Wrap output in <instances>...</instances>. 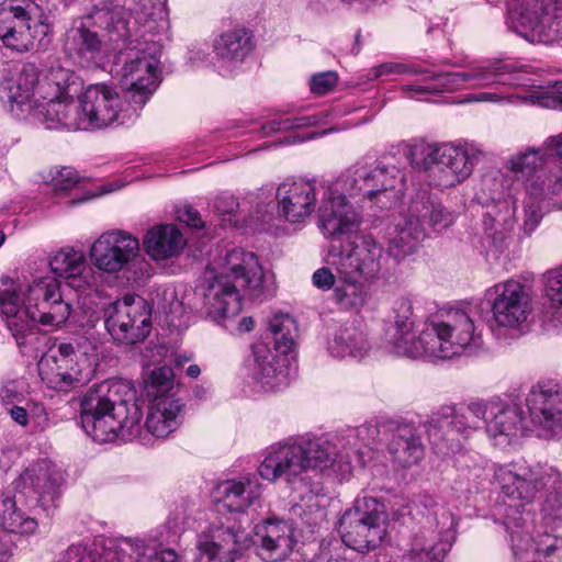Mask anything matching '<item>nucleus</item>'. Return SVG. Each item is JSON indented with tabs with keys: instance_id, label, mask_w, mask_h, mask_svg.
Wrapping results in <instances>:
<instances>
[{
	"instance_id": "a18cd8bd",
	"label": "nucleus",
	"mask_w": 562,
	"mask_h": 562,
	"mask_svg": "<svg viewBox=\"0 0 562 562\" xmlns=\"http://www.w3.org/2000/svg\"><path fill=\"white\" fill-rule=\"evenodd\" d=\"M83 252L66 247L49 258V267L54 274L66 280H76L86 268Z\"/></svg>"
},
{
	"instance_id": "a878e982",
	"label": "nucleus",
	"mask_w": 562,
	"mask_h": 562,
	"mask_svg": "<svg viewBox=\"0 0 562 562\" xmlns=\"http://www.w3.org/2000/svg\"><path fill=\"white\" fill-rule=\"evenodd\" d=\"M63 473L49 460H40L26 468L12 483L13 488L26 498L36 501L44 509L55 506Z\"/></svg>"
},
{
	"instance_id": "ddd939ff",
	"label": "nucleus",
	"mask_w": 562,
	"mask_h": 562,
	"mask_svg": "<svg viewBox=\"0 0 562 562\" xmlns=\"http://www.w3.org/2000/svg\"><path fill=\"white\" fill-rule=\"evenodd\" d=\"M90 258L99 270L108 273L135 268L137 282H145L153 273L151 265L139 256L138 239L121 229L101 234L90 248Z\"/></svg>"
},
{
	"instance_id": "5fc2aeb1",
	"label": "nucleus",
	"mask_w": 562,
	"mask_h": 562,
	"mask_svg": "<svg viewBox=\"0 0 562 562\" xmlns=\"http://www.w3.org/2000/svg\"><path fill=\"white\" fill-rule=\"evenodd\" d=\"M393 324L389 327L386 331L394 330H408L414 329L415 319L413 315V306L408 299L401 297L394 302L393 306Z\"/></svg>"
},
{
	"instance_id": "f03ea898",
	"label": "nucleus",
	"mask_w": 562,
	"mask_h": 562,
	"mask_svg": "<svg viewBox=\"0 0 562 562\" xmlns=\"http://www.w3.org/2000/svg\"><path fill=\"white\" fill-rule=\"evenodd\" d=\"M378 432L374 426H361L334 440L314 438L271 445L259 467L262 479L274 482L284 477L291 483L310 469L324 470L335 464L341 473L351 471V463L364 464V448L369 437Z\"/></svg>"
},
{
	"instance_id": "b1692460",
	"label": "nucleus",
	"mask_w": 562,
	"mask_h": 562,
	"mask_svg": "<svg viewBox=\"0 0 562 562\" xmlns=\"http://www.w3.org/2000/svg\"><path fill=\"white\" fill-rule=\"evenodd\" d=\"M249 533L235 526H214L198 539V562H235L250 547Z\"/></svg>"
},
{
	"instance_id": "0e129e2a",
	"label": "nucleus",
	"mask_w": 562,
	"mask_h": 562,
	"mask_svg": "<svg viewBox=\"0 0 562 562\" xmlns=\"http://www.w3.org/2000/svg\"><path fill=\"white\" fill-rule=\"evenodd\" d=\"M337 273L334 274L329 268L323 267L313 273V284L321 290H329L335 285Z\"/></svg>"
},
{
	"instance_id": "680f3d73",
	"label": "nucleus",
	"mask_w": 562,
	"mask_h": 562,
	"mask_svg": "<svg viewBox=\"0 0 562 562\" xmlns=\"http://www.w3.org/2000/svg\"><path fill=\"white\" fill-rule=\"evenodd\" d=\"M71 344L75 346V356H72L75 361L81 362L79 357L94 355L98 349V340L94 337H78ZM85 360L87 359L85 358Z\"/></svg>"
},
{
	"instance_id": "c85d7f7f",
	"label": "nucleus",
	"mask_w": 562,
	"mask_h": 562,
	"mask_svg": "<svg viewBox=\"0 0 562 562\" xmlns=\"http://www.w3.org/2000/svg\"><path fill=\"white\" fill-rule=\"evenodd\" d=\"M44 76L35 64L24 63L1 81L0 98L9 104L11 112H27L40 98L38 88Z\"/></svg>"
},
{
	"instance_id": "774afa93",
	"label": "nucleus",
	"mask_w": 562,
	"mask_h": 562,
	"mask_svg": "<svg viewBox=\"0 0 562 562\" xmlns=\"http://www.w3.org/2000/svg\"><path fill=\"white\" fill-rule=\"evenodd\" d=\"M546 191L549 193V201L553 206L562 207V178L553 183L546 184Z\"/></svg>"
},
{
	"instance_id": "58836bf2",
	"label": "nucleus",
	"mask_w": 562,
	"mask_h": 562,
	"mask_svg": "<svg viewBox=\"0 0 562 562\" xmlns=\"http://www.w3.org/2000/svg\"><path fill=\"white\" fill-rule=\"evenodd\" d=\"M327 348L333 357L360 359L368 352L369 345L361 330L353 326H345L333 335Z\"/></svg>"
},
{
	"instance_id": "aec40b11",
	"label": "nucleus",
	"mask_w": 562,
	"mask_h": 562,
	"mask_svg": "<svg viewBox=\"0 0 562 562\" xmlns=\"http://www.w3.org/2000/svg\"><path fill=\"white\" fill-rule=\"evenodd\" d=\"M132 103L126 109L115 88L95 83L86 88L79 99L78 117L80 130L92 131L108 127L123 117L133 114Z\"/></svg>"
},
{
	"instance_id": "49530a36",
	"label": "nucleus",
	"mask_w": 562,
	"mask_h": 562,
	"mask_svg": "<svg viewBox=\"0 0 562 562\" xmlns=\"http://www.w3.org/2000/svg\"><path fill=\"white\" fill-rule=\"evenodd\" d=\"M269 329L273 335L276 350L286 355L297 337L295 321L288 314H276L269 319Z\"/></svg>"
},
{
	"instance_id": "f8f14e48",
	"label": "nucleus",
	"mask_w": 562,
	"mask_h": 562,
	"mask_svg": "<svg viewBox=\"0 0 562 562\" xmlns=\"http://www.w3.org/2000/svg\"><path fill=\"white\" fill-rule=\"evenodd\" d=\"M342 542L359 553L375 550L387 533V514L379 499L358 497L339 519Z\"/></svg>"
},
{
	"instance_id": "f3484780",
	"label": "nucleus",
	"mask_w": 562,
	"mask_h": 562,
	"mask_svg": "<svg viewBox=\"0 0 562 562\" xmlns=\"http://www.w3.org/2000/svg\"><path fill=\"white\" fill-rule=\"evenodd\" d=\"M510 27L531 43L562 41V7L552 0H522L510 14Z\"/></svg>"
},
{
	"instance_id": "69168bd1",
	"label": "nucleus",
	"mask_w": 562,
	"mask_h": 562,
	"mask_svg": "<svg viewBox=\"0 0 562 562\" xmlns=\"http://www.w3.org/2000/svg\"><path fill=\"white\" fill-rule=\"evenodd\" d=\"M178 218L190 227H203V221L200 213L191 206H184L182 210L178 211Z\"/></svg>"
},
{
	"instance_id": "37998d69",
	"label": "nucleus",
	"mask_w": 562,
	"mask_h": 562,
	"mask_svg": "<svg viewBox=\"0 0 562 562\" xmlns=\"http://www.w3.org/2000/svg\"><path fill=\"white\" fill-rule=\"evenodd\" d=\"M37 528V521L16 507L14 497L4 496L0 504V529L19 535H31Z\"/></svg>"
},
{
	"instance_id": "603ef678",
	"label": "nucleus",
	"mask_w": 562,
	"mask_h": 562,
	"mask_svg": "<svg viewBox=\"0 0 562 562\" xmlns=\"http://www.w3.org/2000/svg\"><path fill=\"white\" fill-rule=\"evenodd\" d=\"M544 154L540 149L530 148L524 153L513 155L508 161V169L517 177H529L542 167Z\"/></svg>"
},
{
	"instance_id": "473e14b6",
	"label": "nucleus",
	"mask_w": 562,
	"mask_h": 562,
	"mask_svg": "<svg viewBox=\"0 0 562 562\" xmlns=\"http://www.w3.org/2000/svg\"><path fill=\"white\" fill-rule=\"evenodd\" d=\"M184 404L177 397L151 402L145 426L157 438H167L183 420Z\"/></svg>"
},
{
	"instance_id": "cd10ccee",
	"label": "nucleus",
	"mask_w": 562,
	"mask_h": 562,
	"mask_svg": "<svg viewBox=\"0 0 562 562\" xmlns=\"http://www.w3.org/2000/svg\"><path fill=\"white\" fill-rule=\"evenodd\" d=\"M526 405L535 426L541 436H562V387L546 383L533 385L526 396Z\"/></svg>"
},
{
	"instance_id": "052dcab7",
	"label": "nucleus",
	"mask_w": 562,
	"mask_h": 562,
	"mask_svg": "<svg viewBox=\"0 0 562 562\" xmlns=\"http://www.w3.org/2000/svg\"><path fill=\"white\" fill-rule=\"evenodd\" d=\"M438 88V93L445 91H454L461 89V82L458 71L447 74H434L429 77Z\"/></svg>"
},
{
	"instance_id": "423d86ee",
	"label": "nucleus",
	"mask_w": 562,
	"mask_h": 562,
	"mask_svg": "<svg viewBox=\"0 0 562 562\" xmlns=\"http://www.w3.org/2000/svg\"><path fill=\"white\" fill-rule=\"evenodd\" d=\"M138 32V20L125 5L94 7L88 14L72 21L63 40L67 57L80 67L90 66L106 43L131 44Z\"/></svg>"
},
{
	"instance_id": "c03bdc74",
	"label": "nucleus",
	"mask_w": 562,
	"mask_h": 562,
	"mask_svg": "<svg viewBox=\"0 0 562 562\" xmlns=\"http://www.w3.org/2000/svg\"><path fill=\"white\" fill-rule=\"evenodd\" d=\"M335 271L337 272L338 284L335 288L334 295L337 303L345 308L361 306L366 300V289L362 283L366 279L352 273L345 274L340 269H335Z\"/></svg>"
},
{
	"instance_id": "9b49d317",
	"label": "nucleus",
	"mask_w": 562,
	"mask_h": 562,
	"mask_svg": "<svg viewBox=\"0 0 562 562\" xmlns=\"http://www.w3.org/2000/svg\"><path fill=\"white\" fill-rule=\"evenodd\" d=\"M127 59L121 74L125 86V99L132 103L133 112L142 109L154 94L160 82L161 46L154 41L131 38Z\"/></svg>"
},
{
	"instance_id": "6ab92c4d",
	"label": "nucleus",
	"mask_w": 562,
	"mask_h": 562,
	"mask_svg": "<svg viewBox=\"0 0 562 562\" xmlns=\"http://www.w3.org/2000/svg\"><path fill=\"white\" fill-rule=\"evenodd\" d=\"M387 255L383 246L371 235L361 236L359 243L331 244L328 248V263L345 274L374 279L385 268Z\"/></svg>"
},
{
	"instance_id": "3c124183",
	"label": "nucleus",
	"mask_w": 562,
	"mask_h": 562,
	"mask_svg": "<svg viewBox=\"0 0 562 562\" xmlns=\"http://www.w3.org/2000/svg\"><path fill=\"white\" fill-rule=\"evenodd\" d=\"M440 321L431 322L425 325V328L419 333L422 347L425 349L424 357L431 359H450L453 355H446V345L448 341L446 335L440 333Z\"/></svg>"
},
{
	"instance_id": "864d4df0",
	"label": "nucleus",
	"mask_w": 562,
	"mask_h": 562,
	"mask_svg": "<svg viewBox=\"0 0 562 562\" xmlns=\"http://www.w3.org/2000/svg\"><path fill=\"white\" fill-rule=\"evenodd\" d=\"M449 547L448 541H445V543L440 546H424L416 540L413 548L403 555L402 562L437 561L443 558Z\"/></svg>"
},
{
	"instance_id": "4468645a",
	"label": "nucleus",
	"mask_w": 562,
	"mask_h": 562,
	"mask_svg": "<svg viewBox=\"0 0 562 562\" xmlns=\"http://www.w3.org/2000/svg\"><path fill=\"white\" fill-rule=\"evenodd\" d=\"M178 562L171 549L158 550L156 546L130 538L110 541L109 546L97 543L71 544L60 562Z\"/></svg>"
},
{
	"instance_id": "2eb2a0df",
	"label": "nucleus",
	"mask_w": 562,
	"mask_h": 562,
	"mask_svg": "<svg viewBox=\"0 0 562 562\" xmlns=\"http://www.w3.org/2000/svg\"><path fill=\"white\" fill-rule=\"evenodd\" d=\"M36 4H0V38L18 52L40 49L48 44L49 25L41 20Z\"/></svg>"
},
{
	"instance_id": "a19ab883",
	"label": "nucleus",
	"mask_w": 562,
	"mask_h": 562,
	"mask_svg": "<svg viewBox=\"0 0 562 562\" xmlns=\"http://www.w3.org/2000/svg\"><path fill=\"white\" fill-rule=\"evenodd\" d=\"M505 66L501 64H473L458 71L461 89H476L503 83Z\"/></svg>"
},
{
	"instance_id": "09e8293b",
	"label": "nucleus",
	"mask_w": 562,
	"mask_h": 562,
	"mask_svg": "<svg viewBox=\"0 0 562 562\" xmlns=\"http://www.w3.org/2000/svg\"><path fill=\"white\" fill-rule=\"evenodd\" d=\"M173 389L175 374L169 367L154 369L145 381V392L151 402L160 398L176 397L172 393Z\"/></svg>"
},
{
	"instance_id": "c9c22d12",
	"label": "nucleus",
	"mask_w": 562,
	"mask_h": 562,
	"mask_svg": "<svg viewBox=\"0 0 562 562\" xmlns=\"http://www.w3.org/2000/svg\"><path fill=\"white\" fill-rule=\"evenodd\" d=\"M186 240L175 225H160L148 231L144 247L148 256L155 260H164L178 256L184 248Z\"/></svg>"
},
{
	"instance_id": "bf43d9fd",
	"label": "nucleus",
	"mask_w": 562,
	"mask_h": 562,
	"mask_svg": "<svg viewBox=\"0 0 562 562\" xmlns=\"http://www.w3.org/2000/svg\"><path fill=\"white\" fill-rule=\"evenodd\" d=\"M338 77L334 71H325L311 78V90L317 94L328 93L337 83Z\"/></svg>"
},
{
	"instance_id": "7ed1b4c3",
	"label": "nucleus",
	"mask_w": 562,
	"mask_h": 562,
	"mask_svg": "<svg viewBox=\"0 0 562 562\" xmlns=\"http://www.w3.org/2000/svg\"><path fill=\"white\" fill-rule=\"evenodd\" d=\"M210 273L202 286L203 307L206 316L216 323L241 311L240 291L258 301L276 293L274 277L263 272L255 254L243 249H233L216 259Z\"/></svg>"
},
{
	"instance_id": "1a4fd4ad",
	"label": "nucleus",
	"mask_w": 562,
	"mask_h": 562,
	"mask_svg": "<svg viewBox=\"0 0 562 562\" xmlns=\"http://www.w3.org/2000/svg\"><path fill=\"white\" fill-rule=\"evenodd\" d=\"M480 154L472 146L417 143L409 147L406 157L413 167L427 170L434 184L451 188L472 175Z\"/></svg>"
},
{
	"instance_id": "39448f33",
	"label": "nucleus",
	"mask_w": 562,
	"mask_h": 562,
	"mask_svg": "<svg viewBox=\"0 0 562 562\" xmlns=\"http://www.w3.org/2000/svg\"><path fill=\"white\" fill-rule=\"evenodd\" d=\"M81 426L95 442L131 440L142 430L143 412L128 381H103L91 386L81 403Z\"/></svg>"
},
{
	"instance_id": "4c0bfd02",
	"label": "nucleus",
	"mask_w": 562,
	"mask_h": 562,
	"mask_svg": "<svg viewBox=\"0 0 562 562\" xmlns=\"http://www.w3.org/2000/svg\"><path fill=\"white\" fill-rule=\"evenodd\" d=\"M295 490L300 493L301 501L292 507L294 515L300 516L310 526L322 522L325 519L326 512L319 499L321 496H324L319 483H313L308 486L305 480L302 479Z\"/></svg>"
},
{
	"instance_id": "72a5a7b5",
	"label": "nucleus",
	"mask_w": 562,
	"mask_h": 562,
	"mask_svg": "<svg viewBox=\"0 0 562 562\" xmlns=\"http://www.w3.org/2000/svg\"><path fill=\"white\" fill-rule=\"evenodd\" d=\"M218 492L231 512H244L259 502L261 484L256 475L225 481L218 485Z\"/></svg>"
},
{
	"instance_id": "7c9ffc66",
	"label": "nucleus",
	"mask_w": 562,
	"mask_h": 562,
	"mask_svg": "<svg viewBox=\"0 0 562 562\" xmlns=\"http://www.w3.org/2000/svg\"><path fill=\"white\" fill-rule=\"evenodd\" d=\"M278 212L290 223L304 222L315 210L316 187L306 180H286L277 189Z\"/></svg>"
},
{
	"instance_id": "79ce46f5",
	"label": "nucleus",
	"mask_w": 562,
	"mask_h": 562,
	"mask_svg": "<svg viewBox=\"0 0 562 562\" xmlns=\"http://www.w3.org/2000/svg\"><path fill=\"white\" fill-rule=\"evenodd\" d=\"M544 200L549 201V193L546 191L544 181L537 178L527 188V196L524 201L522 229L525 234L530 235L540 224Z\"/></svg>"
},
{
	"instance_id": "de8ad7c7",
	"label": "nucleus",
	"mask_w": 562,
	"mask_h": 562,
	"mask_svg": "<svg viewBox=\"0 0 562 562\" xmlns=\"http://www.w3.org/2000/svg\"><path fill=\"white\" fill-rule=\"evenodd\" d=\"M386 341L390 350L397 356L415 359L425 355L419 335L416 336L414 329L386 331Z\"/></svg>"
},
{
	"instance_id": "dca6fc26",
	"label": "nucleus",
	"mask_w": 562,
	"mask_h": 562,
	"mask_svg": "<svg viewBox=\"0 0 562 562\" xmlns=\"http://www.w3.org/2000/svg\"><path fill=\"white\" fill-rule=\"evenodd\" d=\"M104 326L113 341L135 345L144 341L151 329V308L142 296L125 295L103 308Z\"/></svg>"
},
{
	"instance_id": "4be33fe9",
	"label": "nucleus",
	"mask_w": 562,
	"mask_h": 562,
	"mask_svg": "<svg viewBox=\"0 0 562 562\" xmlns=\"http://www.w3.org/2000/svg\"><path fill=\"white\" fill-rule=\"evenodd\" d=\"M347 194L339 179L327 189L318 209L319 227L333 241L357 233L361 225V215L347 200Z\"/></svg>"
},
{
	"instance_id": "e2e57ef3",
	"label": "nucleus",
	"mask_w": 562,
	"mask_h": 562,
	"mask_svg": "<svg viewBox=\"0 0 562 562\" xmlns=\"http://www.w3.org/2000/svg\"><path fill=\"white\" fill-rule=\"evenodd\" d=\"M213 207L220 215H231L239 207V203L234 195L223 194L214 200Z\"/></svg>"
},
{
	"instance_id": "c756f323",
	"label": "nucleus",
	"mask_w": 562,
	"mask_h": 562,
	"mask_svg": "<svg viewBox=\"0 0 562 562\" xmlns=\"http://www.w3.org/2000/svg\"><path fill=\"white\" fill-rule=\"evenodd\" d=\"M259 558L267 562H280L292 554L295 544L291 524L269 518L255 527V539Z\"/></svg>"
},
{
	"instance_id": "338daca9",
	"label": "nucleus",
	"mask_w": 562,
	"mask_h": 562,
	"mask_svg": "<svg viewBox=\"0 0 562 562\" xmlns=\"http://www.w3.org/2000/svg\"><path fill=\"white\" fill-rule=\"evenodd\" d=\"M406 69L407 68L401 63H384L372 68L371 74L372 78H379L390 74H402Z\"/></svg>"
},
{
	"instance_id": "412c9836",
	"label": "nucleus",
	"mask_w": 562,
	"mask_h": 562,
	"mask_svg": "<svg viewBox=\"0 0 562 562\" xmlns=\"http://www.w3.org/2000/svg\"><path fill=\"white\" fill-rule=\"evenodd\" d=\"M75 346L71 342L58 345L57 355L44 356L37 363L42 381L53 390L68 392L90 381L93 369L88 360L75 361Z\"/></svg>"
},
{
	"instance_id": "8fccbe9b",
	"label": "nucleus",
	"mask_w": 562,
	"mask_h": 562,
	"mask_svg": "<svg viewBox=\"0 0 562 562\" xmlns=\"http://www.w3.org/2000/svg\"><path fill=\"white\" fill-rule=\"evenodd\" d=\"M414 505L417 508L423 507L431 512L440 540L449 541L453 537L456 528L454 517L450 512L439 506L431 496L420 495L417 501L414 502Z\"/></svg>"
},
{
	"instance_id": "2f4dec72",
	"label": "nucleus",
	"mask_w": 562,
	"mask_h": 562,
	"mask_svg": "<svg viewBox=\"0 0 562 562\" xmlns=\"http://www.w3.org/2000/svg\"><path fill=\"white\" fill-rule=\"evenodd\" d=\"M252 36L246 29L224 32L214 42L217 67L223 75H231L252 50Z\"/></svg>"
},
{
	"instance_id": "13d9d810",
	"label": "nucleus",
	"mask_w": 562,
	"mask_h": 562,
	"mask_svg": "<svg viewBox=\"0 0 562 562\" xmlns=\"http://www.w3.org/2000/svg\"><path fill=\"white\" fill-rule=\"evenodd\" d=\"M52 181L56 191H66L78 183L79 177L74 168L63 167L56 170Z\"/></svg>"
},
{
	"instance_id": "0eeeda50",
	"label": "nucleus",
	"mask_w": 562,
	"mask_h": 562,
	"mask_svg": "<svg viewBox=\"0 0 562 562\" xmlns=\"http://www.w3.org/2000/svg\"><path fill=\"white\" fill-rule=\"evenodd\" d=\"M555 475L553 468L539 462L519 460L501 465L495 471V479L504 496L505 524L521 527L526 521V507L535 502Z\"/></svg>"
},
{
	"instance_id": "393cba45",
	"label": "nucleus",
	"mask_w": 562,
	"mask_h": 562,
	"mask_svg": "<svg viewBox=\"0 0 562 562\" xmlns=\"http://www.w3.org/2000/svg\"><path fill=\"white\" fill-rule=\"evenodd\" d=\"M480 315V307L469 310H450L440 321V333L448 338L443 345L446 355L453 357L463 351L475 352L483 345V336L476 317Z\"/></svg>"
},
{
	"instance_id": "4d7b16f0",
	"label": "nucleus",
	"mask_w": 562,
	"mask_h": 562,
	"mask_svg": "<svg viewBox=\"0 0 562 562\" xmlns=\"http://www.w3.org/2000/svg\"><path fill=\"white\" fill-rule=\"evenodd\" d=\"M547 294L553 304L562 307V267L547 273Z\"/></svg>"
},
{
	"instance_id": "20e7f679",
	"label": "nucleus",
	"mask_w": 562,
	"mask_h": 562,
	"mask_svg": "<svg viewBox=\"0 0 562 562\" xmlns=\"http://www.w3.org/2000/svg\"><path fill=\"white\" fill-rule=\"evenodd\" d=\"M0 312L18 346L22 347L34 323L60 327L70 317L72 306L64 299L60 282L53 277L35 278L26 284L1 278Z\"/></svg>"
},
{
	"instance_id": "5701e85b",
	"label": "nucleus",
	"mask_w": 562,
	"mask_h": 562,
	"mask_svg": "<svg viewBox=\"0 0 562 562\" xmlns=\"http://www.w3.org/2000/svg\"><path fill=\"white\" fill-rule=\"evenodd\" d=\"M404 179V172L394 165H356L340 177L342 188H346L350 198L363 196L370 200L389 190L400 191Z\"/></svg>"
},
{
	"instance_id": "f704fd0d",
	"label": "nucleus",
	"mask_w": 562,
	"mask_h": 562,
	"mask_svg": "<svg viewBox=\"0 0 562 562\" xmlns=\"http://www.w3.org/2000/svg\"><path fill=\"white\" fill-rule=\"evenodd\" d=\"M389 452L401 467L417 464L424 457L422 439L413 425H398L389 442Z\"/></svg>"
},
{
	"instance_id": "ea45409f",
	"label": "nucleus",
	"mask_w": 562,
	"mask_h": 562,
	"mask_svg": "<svg viewBox=\"0 0 562 562\" xmlns=\"http://www.w3.org/2000/svg\"><path fill=\"white\" fill-rule=\"evenodd\" d=\"M252 353L258 370L256 379L266 391H279L288 385V376L282 369L273 363L274 356L267 346L259 344L254 346Z\"/></svg>"
},
{
	"instance_id": "9d476101",
	"label": "nucleus",
	"mask_w": 562,
	"mask_h": 562,
	"mask_svg": "<svg viewBox=\"0 0 562 562\" xmlns=\"http://www.w3.org/2000/svg\"><path fill=\"white\" fill-rule=\"evenodd\" d=\"M454 220V213L448 211L436 196L427 190L417 191L411 200L403 223L397 224L396 235L390 243V254L395 258L414 254L426 236V225L441 231Z\"/></svg>"
},
{
	"instance_id": "6e6552de",
	"label": "nucleus",
	"mask_w": 562,
	"mask_h": 562,
	"mask_svg": "<svg viewBox=\"0 0 562 562\" xmlns=\"http://www.w3.org/2000/svg\"><path fill=\"white\" fill-rule=\"evenodd\" d=\"M80 86L79 77L72 70L60 65L52 66L40 85V98L27 112H32L48 130H80L78 105L72 101Z\"/></svg>"
},
{
	"instance_id": "a211bd4d",
	"label": "nucleus",
	"mask_w": 562,
	"mask_h": 562,
	"mask_svg": "<svg viewBox=\"0 0 562 562\" xmlns=\"http://www.w3.org/2000/svg\"><path fill=\"white\" fill-rule=\"evenodd\" d=\"M503 178L498 173L485 176L476 192L477 201L486 205L482 220L484 233L499 249L512 239L516 227V201L512 196H503Z\"/></svg>"
},
{
	"instance_id": "6e6d98bb",
	"label": "nucleus",
	"mask_w": 562,
	"mask_h": 562,
	"mask_svg": "<svg viewBox=\"0 0 562 562\" xmlns=\"http://www.w3.org/2000/svg\"><path fill=\"white\" fill-rule=\"evenodd\" d=\"M316 123L317 120L314 116H300L294 119L274 120L266 124L262 128L265 134H270L282 130L308 127Z\"/></svg>"
},
{
	"instance_id": "e433bc0d",
	"label": "nucleus",
	"mask_w": 562,
	"mask_h": 562,
	"mask_svg": "<svg viewBox=\"0 0 562 562\" xmlns=\"http://www.w3.org/2000/svg\"><path fill=\"white\" fill-rule=\"evenodd\" d=\"M514 555L522 562H562V537L549 533L539 535L532 540L530 547L533 559L529 560V552L522 551V548L516 539L515 532L512 533Z\"/></svg>"
},
{
	"instance_id": "f257e3e1",
	"label": "nucleus",
	"mask_w": 562,
	"mask_h": 562,
	"mask_svg": "<svg viewBox=\"0 0 562 562\" xmlns=\"http://www.w3.org/2000/svg\"><path fill=\"white\" fill-rule=\"evenodd\" d=\"M524 420L518 407L499 401H475L440 406L424 423V428L437 451L449 454L461 451L462 441L480 430L483 424L494 445L504 448L524 435Z\"/></svg>"
},
{
	"instance_id": "bb28decb",
	"label": "nucleus",
	"mask_w": 562,
	"mask_h": 562,
	"mask_svg": "<svg viewBox=\"0 0 562 562\" xmlns=\"http://www.w3.org/2000/svg\"><path fill=\"white\" fill-rule=\"evenodd\" d=\"M491 303L493 321L499 327L516 329L522 325L532 311L531 296L522 283L508 280L492 288Z\"/></svg>"
}]
</instances>
